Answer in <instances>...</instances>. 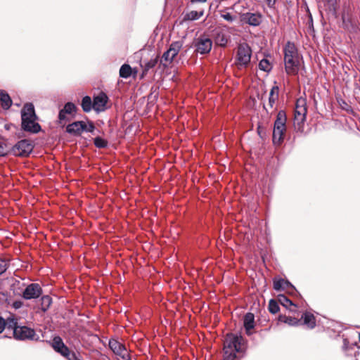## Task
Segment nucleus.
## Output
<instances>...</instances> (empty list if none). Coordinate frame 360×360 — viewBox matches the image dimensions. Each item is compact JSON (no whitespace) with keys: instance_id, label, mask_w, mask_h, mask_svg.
Listing matches in <instances>:
<instances>
[{"instance_id":"1","label":"nucleus","mask_w":360,"mask_h":360,"mask_svg":"<svg viewBox=\"0 0 360 360\" xmlns=\"http://www.w3.org/2000/svg\"><path fill=\"white\" fill-rule=\"evenodd\" d=\"M245 340L241 335L227 334L224 342V360H235L236 353L243 350Z\"/></svg>"},{"instance_id":"2","label":"nucleus","mask_w":360,"mask_h":360,"mask_svg":"<svg viewBox=\"0 0 360 360\" xmlns=\"http://www.w3.org/2000/svg\"><path fill=\"white\" fill-rule=\"evenodd\" d=\"M285 69L288 75H297L299 71L300 56L295 44L288 41L284 49Z\"/></svg>"},{"instance_id":"3","label":"nucleus","mask_w":360,"mask_h":360,"mask_svg":"<svg viewBox=\"0 0 360 360\" xmlns=\"http://www.w3.org/2000/svg\"><path fill=\"white\" fill-rule=\"evenodd\" d=\"M22 129L25 131L37 133L40 131V125L36 122L37 115L34 105L26 103L21 110Z\"/></svg>"},{"instance_id":"4","label":"nucleus","mask_w":360,"mask_h":360,"mask_svg":"<svg viewBox=\"0 0 360 360\" xmlns=\"http://www.w3.org/2000/svg\"><path fill=\"white\" fill-rule=\"evenodd\" d=\"M286 122L285 112L283 110L278 111L274 124L272 141L274 145L279 146L283 143L287 129Z\"/></svg>"},{"instance_id":"5","label":"nucleus","mask_w":360,"mask_h":360,"mask_svg":"<svg viewBox=\"0 0 360 360\" xmlns=\"http://www.w3.org/2000/svg\"><path fill=\"white\" fill-rule=\"evenodd\" d=\"M252 50L247 44H240L236 56V65L238 69L245 68L250 63Z\"/></svg>"},{"instance_id":"6","label":"nucleus","mask_w":360,"mask_h":360,"mask_svg":"<svg viewBox=\"0 0 360 360\" xmlns=\"http://www.w3.org/2000/svg\"><path fill=\"white\" fill-rule=\"evenodd\" d=\"M51 346L56 352L59 353L68 360H79L80 359L79 355H77L75 352H71L69 349V348L64 344L60 336H56L53 338Z\"/></svg>"},{"instance_id":"7","label":"nucleus","mask_w":360,"mask_h":360,"mask_svg":"<svg viewBox=\"0 0 360 360\" xmlns=\"http://www.w3.org/2000/svg\"><path fill=\"white\" fill-rule=\"evenodd\" d=\"M182 47V43L181 41H174L171 44L169 48L164 52L160 60V64L164 68L169 67L174 58L179 53V51Z\"/></svg>"},{"instance_id":"8","label":"nucleus","mask_w":360,"mask_h":360,"mask_svg":"<svg viewBox=\"0 0 360 360\" xmlns=\"http://www.w3.org/2000/svg\"><path fill=\"white\" fill-rule=\"evenodd\" d=\"M195 51L200 54L209 53L212 47V41L206 35H200L194 40Z\"/></svg>"},{"instance_id":"9","label":"nucleus","mask_w":360,"mask_h":360,"mask_svg":"<svg viewBox=\"0 0 360 360\" xmlns=\"http://www.w3.org/2000/svg\"><path fill=\"white\" fill-rule=\"evenodd\" d=\"M13 337L16 340H38L39 336L36 334L34 329L27 326H21L15 328L13 333Z\"/></svg>"},{"instance_id":"10","label":"nucleus","mask_w":360,"mask_h":360,"mask_svg":"<svg viewBox=\"0 0 360 360\" xmlns=\"http://www.w3.org/2000/svg\"><path fill=\"white\" fill-rule=\"evenodd\" d=\"M32 150V144L26 139L20 140L13 147V153L17 156H27Z\"/></svg>"},{"instance_id":"11","label":"nucleus","mask_w":360,"mask_h":360,"mask_svg":"<svg viewBox=\"0 0 360 360\" xmlns=\"http://www.w3.org/2000/svg\"><path fill=\"white\" fill-rule=\"evenodd\" d=\"M42 294V289L38 283L28 285L23 291L22 296L25 300L36 299Z\"/></svg>"},{"instance_id":"12","label":"nucleus","mask_w":360,"mask_h":360,"mask_svg":"<svg viewBox=\"0 0 360 360\" xmlns=\"http://www.w3.org/2000/svg\"><path fill=\"white\" fill-rule=\"evenodd\" d=\"M108 97L104 92H100L94 97L93 109L96 112H102L105 110Z\"/></svg>"},{"instance_id":"13","label":"nucleus","mask_w":360,"mask_h":360,"mask_svg":"<svg viewBox=\"0 0 360 360\" xmlns=\"http://www.w3.org/2000/svg\"><path fill=\"white\" fill-rule=\"evenodd\" d=\"M242 20L251 26H258L262 20V15L259 13L247 12L241 16Z\"/></svg>"},{"instance_id":"14","label":"nucleus","mask_w":360,"mask_h":360,"mask_svg":"<svg viewBox=\"0 0 360 360\" xmlns=\"http://www.w3.org/2000/svg\"><path fill=\"white\" fill-rule=\"evenodd\" d=\"M84 122L75 121L66 127V132L73 136H79L84 131Z\"/></svg>"},{"instance_id":"15","label":"nucleus","mask_w":360,"mask_h":360,"mask_svg":"<svg viewBox=\"0 0 360 360\" xmlns=\"http://www.w3.org/2000/svg\"><path fill=\"white\" fill-rule=\"evenodd\" d=\"M109 347L116 354L125 359L127 351L125 347L116 340H110Z\"/></svg>"},{"instance_id":"16","label":"nucleus","mask_w":360,"mask_h":360,"mask_svg":"<svg viewBox=\"0 0 360 360\" xmlns=\"http://www.w3.org/2000/svg\"><path fill=\"white\" fill-rule=\"evenodd\" d=\"M243 325L248 335H252L251 330L255 328V316L252 313H247L244 316Z\"/></svg>"},{"instance_id":"17","label":"nucleus","mask_w":360,"mask_h":360,"mask_svg":"<svg viewBox=\"0 0 360 360\" xmlns=\"http://www.w3.org/2000/svg\"><path fill=\"white\" fill-rule=\"evenodd\" d=\"M159 61V57L158 56L153 58H151L148 61H144L143 64H141V67L143 69L142 75H146L150 70L153 69L156 66Z\"/></svg>"},{"instance_id":"18","label":"nucleus","mask_w":360,"mask_h":360,"mask_svg":"<svg viewBox=\"0 0 360 360\" xmlns=\"http://www.w3.org/2000/svg\"><path fill=\"white\" fill-rule=\"evenodd\" d=\"M289 288H294L293 285L288 280L280 278L274 281V288L276 291L286 290Z\"/></svg>"},{"instance_id":"19","label":"nucleus","mask_w":360,"mask_h":360,"mask_svg":"<svg viewBox=\"0 0 360 360\" xmlns=\"http://www.w3.org/2000/svg\"><path fill=\"white\" fill-rule=\"evenodd\" d=\"M0 103L4 109H9L12 105L10 96L4 90H0Z\"/></svg>"},{"instance_id":"20","label":"nucleus","mask_w":360,"mask_h":360,"mask_svg":"<svg viewBox=\"0 0 360 360\" xmlns=\"http://www.w3.org/2000/svg\"><path fill=\"white\" fill-rule=\"evenodd\" d=\"M307 108L304 100H298L296 103L294 116L306 117Z\"/></svg>"},{"instance_id":"21","label":"nucleus","mask_w":360,"mask_h":360,"mask_svg":"<svg viewBox=\"0 0 360 360\" xmlns=\"http://www.w3.org/2000/svg\"><path fill=\"white\" fill-rule=\"evenodd\" d=\"M302 319L304 321V324L307 325L308 328L312 329L316 326L315 316L311 313H304L302 316Z\"/></svg>"},{"instance_id":"22","label":"nucleus","mask_w":360,"mask_h":360,"mask_svg":"<svg viewBox=\"0 0 360 360\" xmlns=\"http://www.w3.org/2000/svg\"><path fill=\"white\" fill-rule=\"evenodd\" d=\"M204 15V10L191 11L184 15V21H193L200 18Z\"/></svg>"},{"instance_id":"23","label":"nucleus","mask_w":360,"mask_h":360,"mask_svg":"<svg viewBox=\"0 0 360 360\" xmlns=\"http://www.w3.org/2000/svg\"><path fill=\"white\" fill-rule=\"evenodd\" d=\"M278 94H279V87L276 85L272 86V88L270 91L269 97V105L271 108H273L274 104L275 103L276 101L278 100Z\"/></svg>"},{"instance_id":"24","label":"nucleus","mask_w":360,"mask_h":360,"mask_svg":"<svg viewBox=\"0 0 360 360\" xmlns=\"http://www.w3.org/2000/svg\"><path fill=\"white\" fill-rule=\"evenodd\" d=\"M81 105L84 112H90L93 108V102L91 97L89 96H84L82 100Z\"/></svg>"},{"instance_id":"25","label":"nucleus","mask_w":360,"mask_h":360,"mask_svg":"<svg viewBox=\"0 0 360 360\" xmlns=\"http://www.w3.org/2000/svg\"><path fill=\"white\" fill-rule=\"evenodd\" d=\"M5 321L6 323V328H7V329L12 330L13 333L15 329L20 326L18 325L17 319H15V317L13 315H11L9 317L5 319Z\"/></svg>"},{"instance_id":"26","label":"nucleus","mask_w":360,"mask_h":360,"mask_svg":"<svg viewBox=\"0 0 360 360\" xmlns=\"http://www.w3.org/2000/svg\"><path fill=\"white\" fill-rule=\"evenodd\" d=\"M306 117L294 116L293 125L296 130L302 131Z\"/></svg>"},{"instance_id":"27","label":"nucleus","mask_w":360,"mask_h":360,"mask_svg":"<svg viewBox=\"0 0 360 360\" xmlns=\"http://www.w3.org/2000/svg\"><path fill=\"white\" fill-rule=\"evenodd\" d=\"M273 68L272 64L269 62V60L264 58L261 60L259 63V70L266 72H269Z\"/></svg>"},{"instance_id":"28","label":"nucleus","mask_w":360,"mask_h":360,"mask_svg":"<svg viewBox=\"0 0 360 360\" xmlns=\"http://www.w3.org/2000/svg\"><path fill=\"white\" fill-rule=\"evenodd\" d=\"M131 75V68L128 64H124L120 69V77L122 78H128Z\"/></svg>"},{"instance_id":"29","label":"nucleus","mask_w":360,"mask_h":360,"mask_svg":"<svg viewBox=\"0 0 360 360\" xmlns=\"http://www.w3.org/2000/svg\"><path fill=\"white\" fill-rule=\"evenodd\" d=\"M323 1L326 10L332 12L333 13H336L337 0H323Z\"/></svg>"},{"instance_id":"30","label":"nucleus","mask_w":360,"mask_h":360,"mask_svg":"<svg viewBox=\"0 0 360 360\" xmlns=\"http://www.w3.org/2000/svg\"><path fill=\"white\" fill-rule=\"evenodd\" d=\"M41 309L43 311H46L49 308L50 305L52 303V299L49 295H44L41 299Z\"/></svg>"},{"instance_id":"31","label":"nucleus","mask_w":360,"mask_h":360,"mask_svg":"<svg viewBox=\"0 0 360 360\" xmlns=\"http://www.w3.org/2000/svg\"><path fill=\"white\" fill-rule=\"evenodd\" d=\"M279 320L288 323L290 326H297L300 322V320H299L296 318H293V317H290V316L287 317L285 316H281L279 318Z\"/></svg>"},{"instance_id":"32","label":"nucleus","mask_w":360,"mask_h":360,"mask_svg":"<svg viewBox=\"0 0 360 360\" xmlns=\"http://www.w3.org/2000/svg\"><path fill=\"white\" fill-rule=\"evenodd\" d=\"M94 143L98 148H105L108 146V141L100 136L94 139Z\"/></svg>"},{"instance_id":"33","label":"nucleus","mask_w":360,"mask_h":360,"mask_svg":"<svg viewBox=\"0 0 360 360\" xmlns=\"http://www.w3.org/2000/svg\"><path fill=\"white\" fill-rule=\"evenodd\" d=\"M278 302L283 307L288 308L290 306L294 305L292 302L284 295H280L278 297Z\"/></svg>"},{"instance_id":"34","label":"nucleus","mask_w":360,"mask_h":360,"mask_svg":"<svg viewBox=\"0 0 360 360\" xmlns=\"http://www.w3.org/2000/svg\"><path fill=\"white\" fill-rule=\"evenodd\" d=\"M279 309L280 307L278 302L274 300H271L269 303V311L271 314H275L278 312Z\"/></svg>"},{"instance_id":"35","label":"nucleus","mask_w":360,"mask_h":360,"mask_svg":"<svg viewBox=\"0 0 360 360\" xmlns=\"http://www.w3.org/2000/svg\"><path fill=\"white\" fill-rule=\"evenodd\" d=\"M63 110L64 112H65L66 114H72L76 112L77 107L73 103L68 102L65 103Z\"/></svg>"},{"instance_id":"36","label":"nucleus","mask_w":360,"mask_h":360,"mask_svg":"<svg viewBox=\"0 0 360 360\" xmlns=\"http://www.w3.org/2000/svg\"><path fill=\"white\" fill-rule=\"evenodd\" d=\"M216 41L218 45L225 46L228 42V39L224 34L219 33L216 37Z\"/></svg>"},{"instance_id":"37","label":"nucleus","mask_w":360,"mask_h":360,"mask_svg":"<svg viewBox=\"0 0 360 360\" xmlns=\"http://www.w3.org/2000/svg\"><path fill=\"white\" fill-rule=\"evenodd\" d=\"M8 153V148L4 141H0V157L5 156Z\"/></svg>"},{"instance_id":"38","label":"nucleus","mask_w":360,"mask_h":360,"mask_svg":"<svg viewBox=\"0 0 360 360\" xmlns=\"http://www.w3.org/2000/svg\"><path fill=\"white\" fill-rule=\"evenodd\" d=\"M8 269V264L7 262L0 258V275H1L3 273H4Z\"/></svg>"},{"instance_id":"39","label":"nucleus","mask_w":360,"mask_h":360,"mask_svg":"<svg viewBox=\"0 0 360 360\" xmlns=\"http://www.w3.org/2000/svg\"><path fill=\"white\" fill-rule=\"evenodd\" d=\"M221 17L228 22H233L235 19V18L230 13L221 14Z\"/></svg>"},{"instance_id":"40","label":"nucleus","mask_w":360,"mask_h":360,"mask_svg":"<svg viewBox=\"0 0 360 360\" xmlns=\"http://www.w3.org/2000/svg\"><path fill=\"white\" fill-rule=\"evenodd\" d=\"M58 119H59L60 123H62L63 121H66L68 120L66 117V113H65V112L63 111V109H61L59 111Z\"/></svg>"},{"instance_id":"41","label":"nucleus","mask_w":360,"mask_h":360,"mask_svg":"<svg viewBox=\"0 0 360 360\" xmlns=\"http://www.w3.org/2000/svg\"><path fill=\"white\" fill-rule=\"evenodd\" d=\"M85 129H84V131H87V132H92L94 129V125L93 124L92 122H90L89 124V125H87L86 123H85Z\"/></svg>"},{"instance_id":"42","label":"nucleus","mask_w":360,"mask_h":360,"mask_svg":"<svg viewBox=\"0 0 360 360\" xmlns=\"http://www.w3.org/2000/svg\"><path fill=\"white\" fill-rule=\"evenodd\" d=\"M6 323L5 319L4 318H2L1 316H0V333H1L4 331V330L6 328Z\"/></svg>"},{"instance_id":"43","label":"nucleus","mask_w":360,"mask_h":360,"mask_svg":"<svg viewBox=\"0 0 360 360\" xmlns=\"http://www.w3.org/2000/svg\"><path fill=\"white\" fill-rule=\"evenodd\" d=\"M266 3L269 8H273L276 4V0H266Z\"/></svg>"},{"instance_id":"44","label":"nucleus","mask_w":360,"mask_h":360,"mask_svg":"<svg viewBox=\"0 0 360 360\" xmlns=\"http://www.w3.org/2000/svg\"><path fill=\"white\" fill-rule=\"evenodd\" d=\"M158 98V93H156L155 94H151L149 96H148V99H151V98H153V100H155L157 99Z\"/></svg>"},{"instance_id":"45","label":"nucleus","mask_w":360,"mask_h":360,"mask_svg":"<svg viewBox=\"0 0 360 360\" xmlns=\"http://www.w3.org/2000/svg\"><path fill=\"white\" fill-rule=\"evenodd\" d=\"M207 0H191V2L192 4L193 3H198V2H200V3H204V2H206Z\"/></svg>"},{"instance_id":"46","label":"nucleus","mask_w":360,"mask_h":360,"mask_svg":"<svg viewBox=\"0 0 360 360\" xmlns=\"http://www.w3.org/2000/svg\"><path fill=\"white\" fill-rule=\"evenodd\" d=\"M15 307L16 308H17V307H18V304L15 303Z\"/></svg>"},{"instance_id":"47","label":"nucleus","mask_w":360,"mask_h":360,"mask_svg":"<svg viewBox=\"0 0 360 360\" xmlns=\"http://www.w3.org/2000/svg\"><path fill=\"white\" fill-rule=\"evenodd\" d=\"M15 307L16 308H17V307H18V304L15 303Z\"/></svg>"},{"instance_id":"48","label":"nucleus","mask_w":360,"mask_h":360,"mask_svg":"<svg viewBox=\"0 0 360 360\" xmlns=\"http://www.w3.org/2000/svg\"><path fill=\"white\" fill-rule=\"evenodd\" d=\"M359 342H360V333L359 334Z\"/></svg>"},{"instance_id":"49","label":"nucleus","mask_w":360,"mask_h":360,"mask_svg":"<svg viewBox=\"0 0 360 360\" xmlns=\"http://www.w3.org/2000/svg\"><path fill=\"white\" fill-rule=\"evenodd\" d=\"M79 360H83V359H79Z\"/></svg>"}]
</instances>
